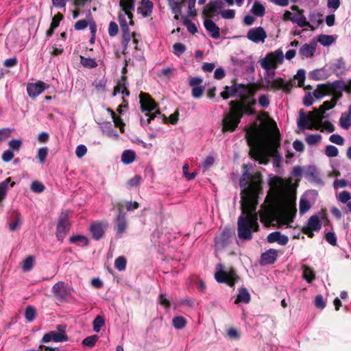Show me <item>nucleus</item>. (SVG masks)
<instances>
[{"mask_svg":"<svg viewBox=\"0 0 351 351\" xmlns=\"http://www.w3.org/2000/svg\"><path fill=\"white\" fill-rule=\"evenodd\" d=\"M250 301V295L245 288H241L239 291L237 298L235 303L244 302L248 303Z\"/></svg>","mask_w":351,"mask_h":351,"instance_id":"e433bc0d","label":"nucleus"},{"mask_svg":"<svg viewBox=\"0 0 351 351\" xmlns=\"http://www.w3.org/2000/svg\"><path fill=\"white\" fill-rule=\"evenodd\" d=\"M98 339V337L97 335H92L86 337L83 341L82 343L84 346H88V347H93L96 343Z\"/></svg>","mask_w":351,"mask_h":351,"instance_id":"e2e57ef3","label":"nucleus"},{"mask_svg":"<svg viewBox=\"0 0 351 351\" xmlns=\"http://www.w3.org/2000/svg\"><path fill=\"white\" fill-rule=\"evenodd\" d=\"M295 79L298 80V86H304V83L305 80V71L303 69L298 70L296 75H295Z\"/></svg>","mask_w":351,"mask_h":351,"instance_id":"680f3d73","label":"nucleus"},{"mask_svg":"<svg viewBox=\"0 0 351 351\" xmlns=\"http://www.w3.org/2000/svg\"><path fill=\"white\" fill-rule=\"evenodd\" d=\"M108 112L111 114V117L112 118V120L114 123L115 126L119 127L120 129V131L121 132H124V123H123L121 119L117 116L115 113L110 110V108L107 109Z\"/></svg>","mask_w":351,"mask_h":351,"instance_id":"79ce46f5","label":"nucleus"},{"mask_svg":"<svg viewBox=\"0 0 351 351\" xmlns=\"http://www.w3.org/2000/svg\"><path fill=\"white\" fill-rule=\"evenodd\" d=\"M119 23L123 34L122 43L127 47L131 38L132 37L134 42L136 43V39L134 33L131 34L129 29L130 25H134L133 14L127 11H120L119 13Z\"/></svg>","mask_w":351,"mask_h":351,"instance_id":"6e6552de","label":"nucleus"},{"mask_svg":"<svg viewBox=\"0 0 351 351\" xmlns=\"http://www.w3.org/2000/svg\"><path fill=\"white\" fill-rule=\"evenodd\" d=\"M10 183V187H13L15 183L14 182H11V178H8L3 182H0V202L3 200L7 195V192L8 190V184Z\"/></svg>","mask_w":351,"mask_h":351,"instance_id":"72a5a7b5","label":"nucleus"},{"mask_svg":"<svg viewBox=\"0 0 351 351\" xmlns=\"http://www.w3.org/2000/svg\"><path fill=\"white\" fill-rule=\"evenodd\" d=\"M343 91L351 93V80L348 83L343 80H336L330 84H318L313 92L315 99H320L329 95L332 97L330 100L324 101L317 110L326 111L333 108L342 97Z\"/></svg>","mask_w":351,"mask_h":351,"instance_id":"20e7f679","label":"nucleus"},{"mask_svg":"<svg viewBox=\"0 0 351 351\" xmlns=\"http://www.w3.org/2000/svg\"><path fill=\"white\" fill-rule=\"evenodd\" d=\"M49 88V86L47 84L38 81L34 83H29L27 85V92L29 97L34 99Z\"/></svg>","mask_w":351,"mask_h":351,"instance_id":"f3484780","label":"nucleus"},{"mask_svg":"<svg viewBox=\"0 0 351 351\" xmlns=\"http://www.w3.org/2000/svg\"><path fill=\"white\" fill-rule=\"evenodd\" d=\"M90 230L95 240L101 239L104 234V227L99 223L91 225Z\"/></svg>","mask_w":351,"mask_h":351,"instance_id":"7c9ffc66","label":"nucleus"},{"mask_svg":"<svg viewBox=\"0 0 351 351\" xmlns=\"http://www.w3.org/2000/svg\"><path fill=\"white\" fill-rule=\"evenodd\" d=\"M267 241L269 243L276 242L281 245H285L289 241L286 235L282 234L280 232H274L267 236Z\"/></svg>","mask_w":351,"mask_h":351,"instance_id":"b1692460","label":"nucleus"},{"mask_svg":"<svg viewBox=\"0 0 351 351\" xmlns=\"http://www.w3.org/2000/svg\"><path fill=\"white\" fill-rule=\"evenodd\" d=\"M173 326L176 329H182L186 326V320L182 316H176L172 320Z\"/></svg>","mask_w":351,"mask_h":351,"instance_id":"a19ab883","label":"nucleus"},{"mask_svg":"<svg viewBox=\"0 0 351 351\" xmlns=\"http://www.w3.org/2000/svg\"><path fill=\"white\" fill-rule=\"evenodd\" d=\"M93 85L94 86L97 92L103 93L106 90V80H105L104 78L97 79L94 81Z\"/></svg>","mask_w":351,"mask_h":351,"instance_id":"a18cd8bd","label":"nucleus"},{"mask_svg":"<svg viewBox=\"0 0 351 351\" xmlns=\"http://www.w3.org/2000/svg\"><path fill=\"white\" fill-rule=\"evenodd\" d=\"M291 21L293 23H296L300 27H308L311 30L315 29L314 25L311 24L304 15L303 10H298V12L294 13L291 19Z\"/></svg>","mask_w":351,"mask_h":351,"instance_id":"aec40b11","label":"nucleus"},{"mask_svg":"<svg viewBox=\"0 0 351 351\" xmlns=\"http://www.w3.org/2000/svg\"><path fill=\"white\" fill-rule=\"evenodd\" d=\"M237 84L232 86H226L224 90L221 93V96L223 99H226L230 97L237 96Z\"/></svg>","mask_w":351,"mask_h":351,"instance_id":"f704fd0d","label":"nucleus"},{"mask_svg":"<svg viewBox=\"0 0 351 351\" xmlns=\"http://www.w3.org/2000/svg\"><path fill=\"white\" fill-rule=\"evenodd\" d=\"M231 109L222 120V132H232L237 128L243 114L252 115L255 114L254 110H243L242 103L230 102Z\"/></svg>","mask_w":351,"mask_h":351,"instance_id":"423d86ee","label":"nucleus"},{"mask_svg":"<svg viewBox=\"0 0 351 351\" xmlns=\"http://www.w3.org/2000/svg\"><path fill=\"white\" fill-rule=\"evenodd\" d=\"M315 51V44H304L299 51L300 56L306 58H311Z\"/></svg>","mask_w":351,"mask_h":351,"instance_id":"c85d7f7f","label":"nucleus"},{"mask_svg":"<svg viewBox=\"0 0 351 351\" xmlns=\"http://www.w3.org/2000/svg\"><path fill=\"white\" fill-rule=\"evenodd\" d=\"M337 199L343 204H348L351 200V193L348 191H343L339 193L337 196Z\"/></svg>","mask_w":351,"mask_h":351,"instance_id":"6e6d98bb","label":"nucleus"},{"mask_svg":"<svg viewBox=\"0 0 351 351\" xmlns=\"http://www.w3.org/2000/svg\"><path fill=\"white\" fill-rule=\"evenodd\" d=\"M325 154L328 157H336L339 154V150L334 145H327L325 149Z\"/></svg>","mask_w":351,"mask_h":351,"instance_id":"bf43d9fd","label":"nucleus"},{"mask_svg":"<svg viewBox=\"0 0 351 351\" xmlns=\"http://www.w3.org/2000/svg\"><path fill=\"white\" fill-rule=\"evenodd\" d=\"M70 228L69 215L66 212L61 213L57 225L56 237L58 240H62Z\"/></svg>","mask_w":351,"mask_h":351,"instance_id":"2eb2a0df","label":"nucleus"},{"mask_svg":"<svg viewBox=\"0 0 351 351\" xmlns=\"http://www.w3.org/2000/svg\"><path fill=\"white\" fill-rule=\"evenodd\" d=\"M48 155V148L47 147L38 149L37 158L40 163H44Z\"/></svg>","mask_w":351,"mask_h":351,"instance_id":"052dcab7","label":"nucleus"},{"mask_svg":"<svg viewBox=\"0 0 351 351\" xmlns=\"http://www.w3.org/2000/svg\"><path fill=\"white\" fill-rule=\"evenodd\" d=\"M292 86L293 84L291 82H285L280 77L267 82V88L272 90L282 89V90L289 93Z\"/></svg>","mask_w":351,"mask_h":351,"instance_id":"a211bd4d","label":"nucleus"},{"mask_svg":"<svg viewBox=\"0 0 351 351\" xmlns=\"http://www.w3.org/2000/svg\"><path fill=\"white\" fill-rule=\"evenodd\" d=\"M168 5L173 14L174 19H178L182 12V9L186 0H167ZM196 0H188V6L189 9L194 8Z\"/></svg>","mask_w":351,"mask_h":351,"instance_id":"f8f14e48","label":"nucleus"},{"mask_svg":"<svg viewBox=\"0 0 351 351\" xmlns=\"http://www.w3.org/2000/svg\"><path fill=\"white\" fill-rule=\"evenodd\" d=\"M215 278L218 282L226 283L230 287H234L235 283L239 280V277L234 269L232 268L227 269L221 264L216 267Z\"/></svg>","mask_w":351,"mask_h":351,"instance_id":"1a4fd4ad","label":"nucleus"},{"mask_svg":"<svg viewBox=\"0 0 351 351\" xmlns=\"http://www.w3.org/2000/svg\"><path fill=\"white\" fill-rule=\"evenodd\" d=\"M277 258V251L274 249H270L266 251L261 255V265H267L273 263Z\"/></svg>","mask_w":351,"mask_h":351,"instance_id":"393cba45","label":"nucleus"},{"mask_svg":"<svg viewBox=\"0 0 351 351\" xmlns=\"http://www.w3.org/2000/svg\"><path fill=\"white\" fill-rule=\"evenodd\" d=\"M329 141L338 145H343L344 144V138L337 134H332L330 138Z\"/></svg>","mask_w":351,"mask_h":351,"instance_id":"0e129e2a","label":"nucleus"},{"mask_svg":"<svg viewBox=\"0 0 351 351\" xmlns=\"http://www.w3.org/2000/svg\"><path fill=\"white\" fill-rule=\"evenodd\" d=\"M302 278L304 279L307 282L311 283L313 282L315 278V274L312 268L308 267L306 265H303L302 266Z\"/></svg>","mask_w":351,"mask_h":351,"instance_id":"2f4dec72","label":"nucleus"},{"mask_svg":"<svg viewBox=\"0 0 351 351\" xmlns=\"http://www.w3.org/2000/svg\"><path fill=\"white\" fill-rule=\"evenodd\" d=\"M315 305L319 309H324L326 307V302L322 295H317L315 296Z\"/></svg>","mask_w":351,"mask_h":351,"instance_id":"338daca9","label":"nucleus"},{"mask_svg":"<svg viewBox=\"0 0 351 351\" xmlns=\"http://www.w3.org/2000/svg\"><path fill=\"white\" fill-rule=\"evenodd\" d=\"M311 208V204L309 201L305 198L302 197L300 200V205H299V210L300 214H304L306 213Z\"/></svg>","mask_w":351,"mask_h":351,"instance_id":"de8ad7c7","label":"nucleus"},{"mask_svg":"<svg viewBox=\"0 0 351 351\" xmlns=\"http://www.w3.org/2000/svg\"><path fill=\"white\" fill-rule=\"evenodd\" d=\"M204 27L209 35L217 39L220 36L219 28L217 25L210 19H206L204 21Z\"/></svg>","mask_w":351,"mask_h":351,"instance_id":"5701e85b","label":"nucleus"},{"mask_svg":"<svg viewBox=\"0 0 351 351\" xmlns=\"http://www.w3.org/2000/svg\"><path fill=\"white\" fill-rule=\"evenodd\" d=\"M135 158V152L130 149L125 150L121 156V161L125 165L131 164L134 161Z\"/></svg>","mask_w":351,"mask_h":351,"instance_id":"c9c22d12","label":"nucleus"},{"mask_svg":"<svg viewBox=\"0 0 351 351\" xmlns=\"http://www.w3.org/2000/svg\"><path fill=\"white\" fill-rule=\"evenodd\" d=\"M295 203L287 199L279 202L275 193H269L260 211L261 221L266 226L289 227L296 214Z\"/></svg>","mask_w":351,"mask_h":351,"instance_id":"7ed1b4c3","label":"nucleus"},{"mask_svg":"<svg viewBox=\"0 0 351 351\" xmlns=\"http://www.w3.org/2000/svg\"><path fill=\"white\" fill-rule=\"evenodd\" d=\"M35 317H36V309L32 306H28L26 308V310L25 312V319L28 322H32L35 319Z\"/></svg>","mask_w":351,"mask_h":351,"instance_id":"864d4df0","label":"nucleus"},{"mask_svg":"<svg viewBox=\"0 0 351 351\" xmlns=\"http://www.w3.org/2000/svg\"><path fill=\"white\" fill-rule=\"evenodd\" d=\"M245 137L251 157L259 163L266 165L271 156H277L280 146L278 131L271 132L254 124L246 130Z\"/></svg>","mask_w":351,"mask_h":351,"instance_id":"f03ea898","label":"nucleus"},{"mask_svg":"<svg viewBox=\"0 0 351 351\" xmlns=\"http://www.w3.org/2000/svg\"><path fill=\"white\" fill-rule=\"evenodd\" d=\"M44 189L45 186L38 181H34L31 185V190L34 193H41Z\"/></svg>","mask_w":351,"mask_h":351,"instance_id":"69168bd1","label":"nucleus"},{"mask_svg":"<svg viewBox=\"0 0 351 351\" xmlns=\"http://www.w3.org/2000/svg\"><path fill=\"white\" fill-rule=\"evenodd\" d=\"M329 75L328 71L325 68L315 69L309 73V77L315 80H324Z\"/></svg>","mask_w":351,"mask_h":351,"instance_id":"bb28decb","label":"nucleus"},{"mask_svg":"<svg viewBox=\"0 0 351 351\" xmlns=\"http://www.w3.org/2000/svg\"><path fill=\"white\" fill-rule=\"evenodd\" d=\"M239 184L241 188V206L242 213L238 219V237L243 240H250L252 233L258 230V215L256 213L258 198L263 194V177L259 172L250 174L251 164L243 165Z\"/></svg>","mask_w":351,"mask_h":351,"instance_id":"f257e3e1","label":"nucleus"},{"mask_svg":"<svg viewBox=\"0 0 351 351\" xmlns=\"http://www.w3.org/2000/svg\"><path fill=\"white\" fill-rule=\"evenodd\" d=\"M283 61L284 53L282 49H278L267 53L265 58L260 59L259 64L263 69L269 73L271 70H275Z\"/></svg>","mask_w":351,"mask_h":351,"instance_id":"9d476101","label":"nucleus"},{"mask_svg":"<svg viewBox=\"0 0 351 351\" xmlns=\"http://www.w3.org/2000/svg\"><path fill=\"white\" fill-rule=\"evenodd\" d=\"M340 126L345 130H348L351 126V116L348 114H342L339 119Z\"/></svg>","mask_w":351,"mask_h":351,"instance_id":"58836bf2","label":"nucleus"},{"mask_svg":"<svg viewBox=\"0 0 351 351\" xmlns=\"http://www.w3.org/2000/svg\"><path fill=\"white\" fill-rule=\"evenodd\" d=\"M322 228V221L320 218L315 215H312L308 220L306 225L302 228V232L309 238L314 236L313 231H319Z\"/></svg>","mask_w":351,"mask_h":351,"instance_id":"dca6fc26","label":"nucleus"},{"mask_svg":"<svg viewBox=\"0 0 351 351\" xmlns=\"http://www.w3.org/2000/svg\"><path fill=\"white\" fill-rule=\"evenodd\" d=\"M70 243L76 244L80 247H85L88 245V239L84 235H73L69 238Z\"/></svg>","mask_w":351,"mask_h":351,"instance_id":"473e14b6","label":"nucleus"},{"mask_svg":"<svg viewBox=\"0 0 351 351\" xmlns=\"http://www.w3.org/2000/svg\"><path fill=\"white\" fill-rule=\"evenodd\" d=\"M186 51L184 45L180 43H176L173 45V51L176 56H180Z\"/></svg>","mask_w":351,"mask_h":351,"instance_id":"5fc2aeb1","label":"nucleus"},{"mask_svg":"<svg viewBox=\"0 0 351 351\" xmlns=\"http://www.w3.org/2000/svg\"><path fill=\"white\" fill-rule=\"evenodd\" d=\"M114 267L119 271H123L126 267V259L123 256H119L115 260Z\"/></svg>","mask_w":351,"mask_h":351,"instance_id":"4d7b16f0","label":"nucleus"},{"mask_svg":"<svg viewBox=\"0 0 351 351\" xmlns=\"http://www.w3.org/2000/svg\"><path fill=\"white\" fill-rule=\"evenodd\" d=\"M157 116H158V119H160L162 117V119L166 120L167 118L164 115H161L159 111H156L154 113L147 112L145 114V116L141 117V123L142 125H148L152 120H154Z\"/></svg>","mask_w":351,"mask_h":351,"instance_id":"cd10ccee","label":"nucleus"},{"mask_svg":"<svg viewBox=\"0 0 351 351\" xmlns=\"http://www.w3.org/2000/svg\"><path fill=\"white\" fill-rule=\"evenodd\" d=\"M21 223H22V217L19 213H16L14 220L9 223L10 230L15 231L21 226Z\"/></svg>","mask_w":351,"mask_h":351,"instance_id":"49530a36","label":"nucleus"},{"mask_svg":"<svg viewBox=\"0 0 351 351\" xmlns=\"http://www.w3.org/2000/svg\"><path fill=\"white\" fill-rule=\"evenodd\" d=\"M52 291L56 295L63 297L67 293V286L64 282L60 281L53 286Z\"/></svg>","mask_w":351,"mask_h":351,"instance_id":"c756f323","label":"nucleus"},{"mask_svg":"<svg viewBox=\"0 0 351 351\" xmlns=\"http://www.w3.org/2000/svg\"><path fill=\"white\" fill-rule=\"evenodd\" d=\"M34 258L32 256H28L22 262V268L23 271H28L33 268Z\"/></svg>","mask_w":351,"mask_h":351,"instance_id":"603ef678","label":"nucleus"},{"mask_svg":"<svg viewBox=\"0 0 351 351\" xmlns=\"http://www.w3.org/2000/svg\"><path fill=\"white\" fill-rule=\"evenodd\" d=\"M223 7V0H212L204 8V12L208 16H213L219 13Z\"/></svg>","mask_w":351,"mask_h":351,"instance_id":"6ab92c4d","label":"nucleus"},{"mask_svg":"<svg viewBox=\"0 0 351 351\" xmlns=\"http://www.w3.org/2000/svg\"><path fill=\"white\" fill-rule=\"evenodd\" d=\"M306 142L308 145L312 146L315 145L322 140V136L319 134H309L306 136Z\"/></svg>","mask_w":351,"mask_h":351,"instance_id":"8fccbe9b","label":"nucleus"},{"mask_svg":"<svg viewBox=\"0 0 351 351\" xmlns=\"http://www.w3.org/2000/svg\"><path fill=\"white\" fill-rule=\"evenodd\" d=\"M309 20L308 21L311 24H313L315 27V29L317 28L322 23V14L319 12H313L309 14Z\"/></svg>","mask_w":351,"mask_h":351,"instance_id":"ea45409f","label":"nucleus"},{"mask_svg":"<svg viewBox=\"0 0 351 351\" xmlns=\"http://www.w3.org/2000/svg\"><path fill=\"white\" fill-rule=\"evenodd\" d=\"M251 12L257 16H263L265 14V9L262 4L256 2L252 5Z\"/></svg>","mask_w":351,"mask_h":351,"instance_id":"37998d69","label":"nucleus"},{"mask_svg":"<svg viewBox=\"0 0 351 351\" xmlns=\"http://www.w3.org/2000/svg\"><path fill=\"white\" fill-rule=\"evenodd\" d=\"M105 322L102 317L97 316L93 321V330L95 332H98L100 331L101 328L104 325Z\"/></svg>","mask_w":351,"mask_h":351,"instance_id":"13d9d810","label":"nucleus"},{"mask_svg":"<svg viewBox=\"0 0 351 351\" xmlns=\"http://www.w3.org/2000/svg\"><path fill=\"white\" fill-rule=\"evenodd\" d=\"M139 97L143 111H147L149 113L150 111L156 108V104L147 93H141Z\"/></svg>","mask_w":351,"mask_h":351,"instance_id":"412c9836","label":"nucleus"},{"mask_svg":"<svg viewBox=\"0 0 351 351\" xmlns=\"http://www.w3.org/2000/svg\"><path fill=\"white\" fill-rule=\"evenodd\" d=\"M68 340L66 333V326L60 324L56 326V330H52L44 335L41 341L43 343H49L53 341L56 343L64 342Z\"/></svg>","mask_w":351,"mask_h":351,"instance_id":"9b49d317","label":"nucleus"},{"mask_svg":"<svg viewBox=\"0 0 351 351\" xmlns=\"http://www.w3.org/2000/svg\"><path fill=\"white\" fill-rule=\"evenodd\" d=\"M247 38L254 43H264L267 34L265 29L262 27H256L250 28L246 34Z\"/></svg>","mask_w":351,"mask_h":351,"instance_id":"ddd939ff","label":"nucleus"},{"mask_svg":"<svg viewBox=\"0 0 351 351\" xmlns=\"http://www.w3.org/2000/svg\"><path fill=\"white\" fill-rule=\"evenodd\" d=\"M121 11L132 12L134 10V0H120Z\"/></svg>","mask_w":351,"mask_h":351,"instance_id":"4c0bfd02","label":"nucleus"},{"mask_svg":"<svg viewBox=\"0 0 351 351\" xmlns=\"http://www.w3.org/2000/svg\"><path fill=\"white\" fill-rule=\"evenodd\" d=\"M291 184V180H284L278 176H270L269 184L275 193L282 192L289 189Z\"/></svg>","mask_w":351,"mask_h":351,"instance_id":"4468645a","label":"nucleus"},{"mask_svg":"<svg viewBox=\"0 0 351 351\" xmlns=\"http://www.w3.org/2000/svg\"><path fill=\"white\" fill-rule=\"evenodd\" d=\"M332 69L335 71L344 72L346 71V63L343 58L337 59L332 65Z\"/></svg>","mask_w":351,"mask_h":351,"instance_id":"3c124183","label":"nucleus"},{"mask_svg":"<svg viewBox=\"0 0 351 351\" xmlns=\"http://www.w3.org/2000/svg\"><path fill=\"white\" fill-rule=\"evenodd\" d=\"M237 97L240 98L239 101H233L237 103H242L243 110L246 109L254 110L253 106L256 104L254 99H249L250 97H252L255 93L259 90L260 86L256 84H252L247 85H243L237 84Z\"/></svg>","mask_w":351,"mask_h":351,"instance_id":"0eeeda50","label":"nucleus"},{"mask_svg":"<svg viewBox=\"0 0 351 351\" xmlns=\"http://www.w3.org/2000/svg\"><path fill=\"white\" fill-rule=\"evenodd\" d=\"M325 113L326 111L314 108L306 115L304 110H300L297 122L298 127L301 130H317L331 133L335 131V126L328 121H323V119L327 117Z\"/></svg>","mask_w":351,"mask_h":351,"instance_id":"39448f33","label":"nucleus"},{"mask_svg":"<svg viewBox=\"0 0 351 351\" xmlns=\"http://www.w3.org/2000/svg\"><path fill=\"white\" fill-rule=\"evenodd\" d=\"M318 41L323 46H330L335 42V38L330 35H321Z\"/></svg>","mask_w":351,"mask_h":351,"instance_id":"09e8293b","label":"nucleus"},{"mask_svg":"<svg viewBox=\"0 0 351 351\" xmlns=\"http://www.w3.org/2000/svg\"><path fill=\"white\" fill-rule=\"evenodd\" d=\"M116 231L119 235L122 234L125 232L127 228V221L125 219V215L121 213L120 210V213L117 216L116 219Z\"/></svg>","mask_w":351,"mask_h":351,"instance_id":"a878e982","label":"nucleus"},{"mask_svg":"<svg viewBox=\"0 0 351 351\" xmlns=\"http://www.w3.org/2000/svg\"><path fill=\"white\" fill-rule=\"evenodd\" d=\"M154 3L150 0H141L137 13L144 18L149 17L152 15Z\"/></svg>","mask_w":351,"mask_h":351,"instance_id":"4be33fe9","label":"nucleus"},{"mask_svg":"<svg viewBox=\"0 0 351 351\" xmlns=\"http://www.w3.org/2000/svg\"><path fill=\"white\" fill-rule=\"evenodd\" d=\"M80 58V63L84 67L93 69L97 66V63L94 59L90 58H84L83 56H81Z\"/></svg>","mask_w":351,"mask_h":351,"instance_id":"c03bdc74","label":"nucleus"},{"mask_svg":"<svg viewBox=\"0 0 351 351\" xmlns=\"http://www.w3.org/2000/svg\"><path fill=\"white\" fill-rule=\"evenodd\" d=\"M22 141L19 139H12L9 142V146L12 151H18L20 149Z\"/></svg>","mask_w":351,"mask_h":351,"instance_id":"774afa93","label":"nucleus"}]
</instances>
